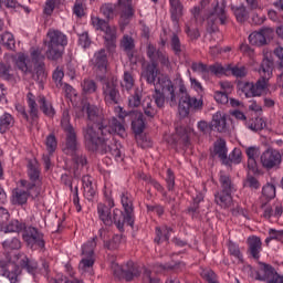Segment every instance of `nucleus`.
I'll return each mask as SVG.
<instances>
[{"label":"nucleus","instance_id":"5","mask_svg":"<svg viewBox=\"0 0 283 283\" xmlns=\"http://www.w3.org/2000/svg\"><path fill=\"white\" fill-rule=\"evenodd\" d=\"M179 92L181 95L179 98L178 111L179 115L182 118H187L191 109H202V99H198L189 95V93L187 92V86H185V84H181L179 86Z\"/></svg>","mask_w":283,"mask_h":283},{"label":"nucleus","instance_id":"2","mask_svg":"<svg viewBox=\"0 0 283 283\" xmlns=\"http://www.w3.org/2000/svg\"><path fill=\"white\" fill-rule=\"evenodd\" d=\"M44 44L46 45L45 56L49 61H59L63 59L65 45H67V35L59 30L51 29L46 33Z\"/></svg>","mask_w":283,"mask_h":283},{"label":"nucleus","instance_id":"20","mask_svg":"<svg viewBox=\"0 0 283 283\" xmlns=\"http://www.w3.org/2000/svg\"><path fill=\"white\" fill-rule=\"evenodd\" d=\"M158 76H163L158 64H146L142 69V78H144L148 85H155L158 81Z\"/></svg>","mask_w":283,"mask_h":283},{"label":"nucleus","instance_id":"8","mask_svg":"<svg viewBox=\"0 0 283 283\" xmlns=\"http://www.w3.org/2000/svg\"><path fill=\"white\" fill-rule=\"evenodd\" d=\"M155 90L166 94L167 101L169 102L170 107H176L178 105V99L176 97V86L169 76L161 74L158 76V81L154 84Z\"/></svg>","mask_w":283,"mask_h":283},{"label":"nucleus","instance_id":"61","mask_svg":"<svg viewBox=\"0 0 283 283\" xmlns=\"http://www.w3.org/2000/svg\"><path fill=\"white\" fill-rule=\"evenodd\" d=\"M185 32L190 41H198L200 36V30L196 27H191L190 24H186Z\"/></svg>","mask_w":283,"mask_h":283},{"label":"nucleus","instance_id":"40","mask_svg":"<svg viewBox=\"0 0 283 283\" xmlns=\"http://www.w3.org/2000/svg\"><path fill=\"white\" fill-rule=\"evenodd\" d=\"M28 191L15 189L12 192V203L13 205H25L28 202Z\"/></svg>","mask_w":283,"mask_h":283},{"label":"nucleus","instance_id":"21","mask_svg":"<svg viewBox=\"0 0 283 283\" xmlns=\"http://www.w3.org/2000/svg\"><path fill=\"white\" fill-rule=\"evenodd\" d=\"M228 154H229V149L227 148V142L222 138L214 142L213 148L210 149V158L212 159L219 158L222 165L226 164Z\"/></svg>","mask_w":283,"mask_h":283},{"label":"nucleus","instance_id":"42","mask_svg":"<svg viewBox=\"0 0 283 283\" xmlns=\"http://www.w3.org/2000/svg\"><path fill=\"white\" fill-rule=\"evenodd\" d=\"M81 87H82L83 94H86V95L94 94L96 90H98L96 82L90 78H84L81 83Z\"/></svg>","mask_w":283,"mask_h":283},{"label":"nucleus","instance_id":"56","mask_svg":"<svg viewBox=\"0 0 283 283\" xmlns=\"http://www.w3.org/2000/svg\"><path fill=\"white\" fill-rule=\"evenodd\" d=\"M1 43L7 48V50H14L15 42H14V35L10 32H6L1 35Z\"/></svg>","mask_w":283,"mask_h":283},{"label":"nucleus","instance_id":"18","mask_svg":"<svg viewBox=\"0 0 283 283\" xmlns=\"http://www.w3.org/2000/svg\"><path fill=\"white\" fill-rule=\"evenodd\" d=\"M146 54L150 61L148 64L158 65L159 61L164 67H169V56H167L163 51L156 49L154 44L147 45Z\"/></svg>","mask_w":283,"mask_h":283},{"label":"nucleus","instance_id":"51","mask_svg":"<svg viewBox=\"0 0 283 283\" xmlns=\"http://www.w3.org/2000/svg\"><path fill=\"white\" fill-rule=\"evenodd\" d=\"M94 249H96V237L82 247V255L84 258H94Z\"/></svg>","mask_w":283,"mask_h":283},{"label":"nucleus","instance_id":"62","mask_svg":"<svg viewBox=\"0 0 283 283\" xmlns=\"http://www.w3.org/2000/svg\"><path fill=\"white\" fill-rule=\"evenodd\" d=\"M122 87L127 90V92L134 87V75H132V72L126 71L124 73V82L122 83Z\"/></svg>","mask_w":283,"mask_h":283},{"label":"nucleus","instance_id":"9","mask_svg":"<svg viewBox=\"0 0 283 283\" xmlns=\"http://www.w3.org/2000/svg\"><path fill=\"white\" fill-rule=\"evenodd\" d=\"M19 260H0V269L2 271V276L7 277L10 283H18L21 281V266L17 264Z\"/></svg>","mask_w":283,"mask_h":283},{"label":"nucleus","instance_id":"41","mask_svg":"<svg viewBox=\"0 0 283 283\" xmlns=\"http://www.w3.org/2000/svg\"><path fill=\"white\" fill-rule=\"evenodd\" d=\"M142 107L144 109L145 116L148 118H154L156 114H158V111L154 107V102L149 97L144 99Z\"/></svg>","mask_w":283,"mask_h":283},{"label":"nucleus","instance_id":"33","mask_svg":"<svg viewBox=\"0 0 283 283\" xmlns=\"http://www.w3.org/2000/svg\"><path fill=\"white\" fill-rule=\"evenodd\" d=\"M274 65L275 63L273 62V60L264 57L261 62L259 73L261 74V76H266L268 78H271Z\"/></svg>","mask_w":283,"mask_h":283},{"label":"nucleus","instance_id":"54","mask_svg":"<svg viewBox=\"0 0 283 283\" xmlns=\"http://www.w3.org/2000/svg\"><path fill=\"white\" fill-rule=\"evenodd\" d=\"M170 48L176 56H180L182 54V43L180 42V38L178 34L174 33L170 40Z\"/></svg>","mask_w":283,"mask_h":283},{"label":"nucleus","instance_id":"28","mask_svg":"<svg viewBox=\"0 0 283 283\" xmlns=\"http://www.w3.org/2000/svg\"><path fill=\"white\" fill-rule=\"evenodd\" d=\"M38 103L44 116H48L49 118H54L56 111L54 109V106H52V103L45 98V96H39Z\"/></svg>","mask_w":283,"mask_h":283},{"label":"nucleus","instance_id":"63","mask_svg":"<svg viewBox=\"0 0 283 283\" xmlns=\"http://www.w3.org/2000/svg\"><path fill=\"white\" fill-rule=\"evenodd\" d=\"M114 10H116V6L112 3H106L101 8V12L106 19H114Z\"/></svg>","mask_w":283,"mask_h":283},{"label":"nucleus","instance_id":"6","mask_svg":"<svg viewBox=\"0 0 283 283\" xmlns=\"http://www.w3.org/2000/svg\"><path fill=\"white\" fill-rule=\"evenodd\" d=\"M221 190L214 193V202L219 205L222 209H229L233 205V184L231 178L227 175H221L220 177Z\"/></svg>","mask_w":283,"mask_h":283},{"label":"nucleus","instance_id":"39","mask_svg":"<svg viewBox=\"0 0 283 283\" xmlns=\"http://www.w3.org/2000/svg\"><path fill=\"white\" fill-rule=\"evenodd\" d=\"M143 105V90L135 88L134 93L128 97L129 107H140Z\"/></svg>","mask_w":283,"mask_h":283},{"label":"nucleus","instance_id":"31","mask_svg":"<svg viewBox=\"0 0 283 283\" xmlns=\"http://www.w3.org/2000/svg\"><path fill=\"white\" fill-rule=\"evenodd\" d=\"M82 182H83L85 198L88 200H92V198L96 196V187H94V184L92 182V177L84 176L82 178Z\"/></svg>","mask_w":283,"mask_h":283},{"label":"nucleus","instance_id":"38","mask_svg":"<svg viewBox=\"0 0 283 283\" xmlns=\"http://www.w3.org/2000/svg\"><path fill=\"white\" fill-rule=\"evenodd\" d=\"M118 6L122 8V17L124 19H132L134 17V7H132V0H118Z\"/></svg>","mask_w":283,"mask_h":283},{"label":"nucleus","instance_id":"10","mask_svg":"<svg viewBox=\"0 0 283 283\" xmlns=\"http://www.w3.org/2000/svg\"><path fill=\"white\" fill-rule=\"evenodd\" d=\"M4 260H21L23 253L19 252L22 247L21 239L18 237H8L3 242Z\"/></svg>","mask_w":283,"mask_h":283},{"label":"nucleus","instance_id":"49","mask_svg":"<svg viewBox=\"0 0 283 283\" xmlns=\"http://www.w3.org/2000/svg\"><path fill=\"white\" fill-rule=\"evenodd\" d=\"M228 74L230 76V74L232 76H235V78H244V76H247V66L242 65V66H238L234 65L232 66L231 64L228 65Z\"/></svg>","mask_w":283,"mask_h":283},{"label":"nucleus","instance_id":"57","mask_svg":"<svg viewBox=\"0 0 283 283\" xmlns=\"http://www.w3.org/2000/svg\"><path fill=\"white\" fill-rule=\"evenodd\" d=\"M12 66L0 62V78H3L4 81H12Z\"/></svg>","mask_w":283,"mask_h":283},{"label":"nucleus","instance_id":"36","mask_svg":"<svg viewBox=\"0 0 283 283\" xmlns=\"http://www.w3.org/2000/svg\"><path fill=\"white\" fill-rule=\"evenodd\" d=\"M11 127H14V117L10 113L0 116V134H6Z\"/></svg>","mask_w":283,"mask_h":283},{"label":"nucleus","instance_id":"32","mask_svg":"<svg viewBox=\"0 0 283 283\" xmlns=\"http://www.w3.org/2000/svg\"><path fill=\"white\" fill-rule=\"evenodd\" d=\"M25 230V223L20 222L19 220H11L8 224H3L1 231L4 233H20V231Z\"/></svg>","mask_w":283,"mask_h":283},{"label":"nucleus","instance_id":"27","mask_svg":"<svg viewBox=\"0 0 283 283\" xmlns=\"http://www.w3.org/2000/svg\"><path fill=\"white\" fill-rule=\"evenodd\" d=\"M97 213L99 216V220H102L106 227H112V224H114V220H112V207L98 203Z\"/></svg>","mask_w":283,"mask_h":283},{"label":"nucleus","instance_id":"3","mask_svg":"<svg viewBox=\"0 0 283 283\" xmlns=\"http://www.w3.org/2000/svg\"><path fill=\"white\" fill-rule=\"evenodd\" d=\"M219 23L220 25H227V23H229L226 0H217L212 3V10L207 15V32L209 34L219 32Z\"/></svg>","mask_w":283,"mask_h":283},{"label":"nucleus","instance_id":"43","mask_svg":"<svg viewBox=\"0 0 283 283\" xmlns=\"http://www.w3.org/2000/svg\"><path fill=\"white\" fill-rule=\"evenodd\" d=\"M213 74L214 76H229L228 66L224 67L220 63H214L208 66V74Z\"/></svg>","mask_w":283,"mask_h":283},{"label":"nucleus","instance_id":"14","mask_svg":"<svg viewBox=\"0 0 283 283\" xmlns=\"http://www.w3.org/2000/svg\"><path fill=\"white\" fill-rule=\"evenodd\" d=\"M261 165L265 169H280L282 155L275 149H268L261 155Z\"/></svg>","mask_w":283,"mask_h":283},{"label":"nucleus","instance_id":"23","mask_svg":"<svg viewBox=\"0 0 283 283\" xmlns=\"http://www.w3.org/2000/svg\"><path fill=\"white\" fill-rule=\"evenodd\" d=\"M20 269L21 271H27L30 275L33 277H36L38 273H41V270L39 269V263L34 259L28 258V255L22 254L20 258Z\"/></svg>","mask_w":283,"mask_h":283},{"label":"nucleus","instance_id":"55","mask_svg":"<svg viewBox=\"0 0 283 283\" xmlns=\"http://www.w3.org/2000/svg\"><path fill=\"white\" fill-rule=\"evenodd\" d=\"M275 185L266 184L265 186H263L262 196L263 198H265V200H268V202L275 198Z\"/></svg>","mask_w":283,"mask_h":283},{"label":"nucleus","instance_id":"47","mask_svg":"<svg viewBox=\"0 0 283 283\" xmlns=\"http://www.w3.org/2000/svg\"><path fill=\"white\" fill-rule=\"evenodd\" d=\"M177 134L179 136V139L178 142H175V144L182 145L186 148L191 145V138L189 137V132L187 130V128L177 129Z\"/></svg>","mask_w":283,"mask_h":283},{"label":"nucleus","instance_id":"45","mask_svg":"<svg viewBox=\"0 0 283 283\" xmlns=\"http://www.w3.org/2000/svg\"><path fill=\"white\" fill-rule=\"evenodd\" d=\"M260 264L261 271L263 272L264 279L268 280V283L271 282V280H275L276 275H280L272 265L262 262Z\"/></svg>","mask_w":283,"mask_h":283},{"label":"nucleus","instance_id":"1","mask_svg":"<svg viewBox=\"0 0 283 283\" xmlns=\"http://www.w3.org/2000/svg\"><path fill=\"white\" fill-rule=\"evenodd\" d=\"M81 112L87 115V125L82 128L85 147L88 151L97 154H109L113 158H118V145L112 139L109 125L103 115H101L98 106L82 101Z\"/></svg>","mask_w":283,"mask_h":283},{"label":"nucleus","instance_id":"12","mask_svg":"<svg viewBox=\"0 0 283 283\" xmlns=\"http://www.w3.org/2000/svg\"><path fill=\"white\" fill-rule=\"evenodd\" d=\"M22 239L28 244V247L34 248L39 247V249H45V240H43V233L39 231V229L34 227L24 228Z\"/></svg>","mask_w":283,"mask_h":283},{"label":"nucleus","instance_id":"26","mask_svg":"<svg viewBox=\"0 0 283 283\" xmlns=\"http://www.w3.org/2000/svg\"><path fill=\"white\" fill-rule=\"evenodd\" d=\"M212 129H217L219 134H227L229 127L227 126V117L221 113H217L212 117L211 122Z\"/></svg>","mask_w":283,"mask_h":283},{"label":"nucleus","instance_id":"48","mask_svg":"<svg viewBox=\"0 0 283 283\" xmlns=\"http://www.w3.org/2000/svg\"><path fill=\"white\" fill-rule=\"evenodd\" d=\"M2 4L6 6V8L15 10V12H21V10H24L27 14H30V8L19 3L17 0H2Z\"/></svg>","mask_w":283,"mask_h":283},{"label":"nucleus","instance_id":"64","mask_svg":"<svg viewBox=\"0 0 283 283\" xmlns=\"http://www.w3.org/2000/svg\"><path fill=\"white\" fill-rule=\"evenodd\" d=\"M93 25L96 30H101L102 32H105L107 29H109V23L101 18H93Z\"/></svg>","mask_w":283,"mask_h":283},{"label":"nucleus","instance_id":"16","mask_svg":"<svg viewBox=\"0 0 283 283\" xmlns=\"http://www.w3.org/2000/svg\"><path fill=\"white\" fill-rule=\"evenodd\" d=\"M91 63L99 74H107V67H109V60L107 57V50L101 49L96 51L91 60Z\"/></svg>","mask_w":283,"mask_h":283},{"label":"nucleus","instance_id":"58","mask_svg":"<svg viewBox=\"0 0 283 283\" xmlns=\"http://www.w3.org/2000/svg\"><path fill=\"white\" fill-rule=\"evenodd\" d=\"M120 46L123 48L124 52H132V50L136 48V44L134 43V38L125 34L120 41Z\"/></svg>","mask_w":283,"mask_h":283},{"label":"nucleus","instance_id":"50","mask_svg":"<svg viewBox=\"0 0 283 283\" xmlns=\"http://www.w3.org/2000/svg\"><path fill=\"white\" fill-rule=\"evenodd\" d=\"M248 127L252 132H262L264 127H266V122L262 117H255L254 119H250L248 122Z\"/></svg>","mask_w":283,"mask_h":283},{"label":"nucleus","instance_id":"29","mask_svg":"<svg viewBox=\"0 0 283 283\" xmlns=\"http://www.w3.org/2000/svg\"><path fill=\"white\" fill-rule=\"evenodd\" d=\"M170 4V19L172 23H178L184 14L185 6L181 1L169 2Z\"/></svg>","mask_w":283,"mask_h":283},{"label":"nucleus","instance_id":"37","mask_svg":"<svg viewBox=\"0 0 283 283\" xmlns=\"http://www.w3.org/2000/svg\"><path fill=\"white\" fill-rule=\"evenodd\" d=\"M27 98L31 119L36 120L39 118V105L36 104V99H34V94L28 93Z\"/></svg>","mask_w":283,"mask_h":283},{"label":"nucleus","instance_id":"59","mask_svg":"<svg viewBox=\"0 0 283 283\" xmlns=\"http://www.w3.org/2000/svg\"><path fill=\"white\" fill-rule=\"evenodd\" d=\"M167 93H161L160 90H155V94L153 95V98L155 101L156 106L159 109H163L165 107V101H167L166 97Z\"/></svg>","mask_w":283,"mask_h":283},{"label":"nucleus","instance_id":"13","mask_svg":"<svg viewBox=\"0 0 283 283\" xmlns=\"http://www.w3.org/2000/svg\"><path fill=\"white\" fill-rule=\"evenodd\" d=\"M275 35V30L272 28L265 27L260 31H254L249 35V41L251 45H256V48H262L266 45L271 39Z\"/></svg>","mask_w":283,"mask_h":283},{"label":"nucleus","instance_id":"11","mask_svg":"<svg viewBox=\"0 0 283 283\" xmlns=\"http://www.w3.org/2000/svg\"><path fill=\"white\" fill-rule=\"evenodd\" d=\"M143 272L140 266L136 265L133 261H128L126 264L118 266L114 270V275L119 280H125L126 282H133L136 280Z\"/></svg>","mask_w":283,"mask_h":283},{"label":"nucleus","instance_id":"22","mask_svg":"<svg viewBox=\"0 0 283 283\" xmlns=\"http://www.w3.org/2000/svg\"><path fill=\"white\" fill-rule=\"evenodd\" d=\"M126 116H135L134 119L132 120V129L135 134V136H140L143 132H145V115L143 113H125L119 114V118H125Z\"/></svg>","mask_w":283,"mask_h":283},{"label":"nucleus","instance_id":"60","mask_svg":"<svg viewBox=\"0 0 283 283\" xmlns=\"http://www.w3.org/2000/svg\"><path fill=\"white\" fill-rule=\"evenodd\" d=\"M120 244V237L118 234L113 235V238L108 241H104L105 249L108 251H116Z\"/></svg>","mask_w":283,"mask_h":283},{"label":"nucleus","instance_id":"52","mask_svg":"<svg viewBox=\"0 0 283 283\" xmlns=\"http://www.w3.org/2000/svg\"><path fill=\"white\" fill-rule=\"evenodd\" d=\"M61 127L64 132V134H67L70 132H76L74 126L70 123V111H64L62 114V119H61Z\"/></svg>","mask_w":283,"mask_h":283},{"label":"nucleus","instance_id":"30","mask_svg":"<svg viewBox=\"0 0 283 283\" xmlns=\"http://www.w3.org/2000/svg\"><path fill=\"white\" fill-rule=\"evenodd\" d=\"M15 65L18 70L23 72V74H34V69L32 65L28 64V56L25 54L20 53L18 59L15 60Z\"/></svg>","mask_w":283,"mask_h":283},{"label":"nucleus","instance_id":"25","mask_svg":"<svg viewBox=\"0 0 283 283\" xmlns=\"http://www.w3.org/2000/svg\"><path fill=\"white\" fill-rule=\"evenodd\" d=\"M248 247L252 258L254 260H260V252L262 251V239L255 235L249 237Z\"/></svg>","mask_w":283,"mask_h":283},{"label":"nucleus","instance_id":"24","mask_svg":"<svg viewBox=\"0 0 283 283\" xmlns=\"http://www.w3.org/2000/svg\"><path fill=\"white\" fill-rule=\"evenodd\" d=\"M65 136L64 151L69 155L76 154L81 147V144H78V135L76 134V130L65 133Z\"/></svg>","mask_w":283,"mask_h":283},{"label":"nucleus","instance_id":"4","mask_svg":"<svg viewBox=\"0 0 283 283\" xmlns=\"http://www.w3.org/2000/svg\"><path fill=\"white\" fill-rule=\"evenodd\" d=\"M30 56L33 63L32 78L40 85V90H43V85H45V81H48V73H45V56L39 48H31Z\"/></svg>","mask_w":283,"mask_h":283},{"label":"nucleus","instance_id":"17","mask_svg":"<svg viewBox=\"0 0 283 283\" xmlns=\"http://www.w3.org/2000/svg\"><path fill=\"white\" fill-rule=\"evenodd\" d=\"M112 220L117 227L118 231H125V224L134 228V213H127L123 212L120 209H115L113 211Z\"/></svg>","mask_w":283,"mask_h":283},{"label":"nucleus","instance_id":"19","mask_svg":"<svg viewBox=\"0 0 283 283\" xmlns=\"http://www.w3.org/2000/svg\"><path fill=\"white\" fill-rule=\"evenodd\" d=\"M108 127L111 132V138L114 140V143H116L117 149L119 151V156L114 158L118 159L120 158V144L114 138L113 134H116V136H119V138H125L127 136V130L125 129V125L115 117L112 118L111 125Z\"/></svg>","mask_w":283,"mask_h":283},{"label":"nucleus","instance_id":"35","mask_svg":"<svg viewBox=\"0 0 283 283\" xmlns=\"http://www.w3.org/2000/svg\"><path fill=\"white\" fill-rule=\"evenodd\" d=\"M202 200H205V196H202V193H198L193 198V202L187 209L189 216H192V218H198V216H200V203Z\"/></svg>","mask_w":283,"mask_h":283},{"label":"nucleus","instance_id":"34","mask_svg":"<svg viewBox=\"0 0 283 283\" xmlns=\"http://www.w3.org/2000/svg\"><path fill=\"white\" fill-rule=\"evenodd\" d=\"M230 8L239 23H244V21L249 19V11H247V7L244 4H240L239 7L231 6Z\"/></svg>","mask_w":283,"mask_h":283},{"label":"nucleus","instance_id":"7","mask_svg":"<svg viewBox=\"0 0 283 283\" xmlns=\"http://www.w3.org/2000/svg\"><path fill=\"white\" fill-rule=\"evenodd\" d=\"M269 80L270 77L261 75V78L256 83L245 82L240 84L241 92L245 95L247 98L262 96L269 92Z\"/></svg>","mask_w":283,"mask_h":283},{"label":"nucleus","instance_id":"44","mask_svg":"<svg viewBox=\"0 0 283 283\" xmlns=\"http://www.w3.org/2000/svg\"><path fill=\"white\" fill-rule=\"evenodd\" d=\"M28 176L31 182H39V178H41V170L39 166L32 163V160L28 164Z\"/></svg>","mask_w":283,"mask_h":283},{"label":"nucleus","instance_id":"53","mask_svg":"<svg viewBox=\"0 0 283 283\" xmlns=\"http://www.w3.org/2000/svg\"><path fill=\"white\" fill-rule=\"evenodd\" d=\"M242 163V150L234 148L232 153L227 156V161L224 165H240Z\"/></svg>","mask_w":283,"mask_h":283},{"label":"nucleus","instance_id":"15","mask_svg":"<svg viewBox=\"0 0 283 283\" xmlns=\"http://www.w3.org/2000/svg\"><path fill=\"white\" fill-rule=\"evenodd\" d=\"M103 96H104V101L108 103V105L120 104V91H118V85L114 82L104 83Z\"/></svg>","mask_w":283,"mask_h":283},{"label":"nucleus","instance_id":"46","mask_svg":"<svg viewBox=\"0 0 283 283\" xmlns=\"http://www.w3.org/2000/svg\"><path fill=\"white\" fill-rule=\"evenodd\" d=\"M171 231H174V229L166 227L163 232V230L157 227L155 242L157 244H160V242H169V233H171Z\"/></svg>","mask_w":283,"mask_h":283}]
</instances>
